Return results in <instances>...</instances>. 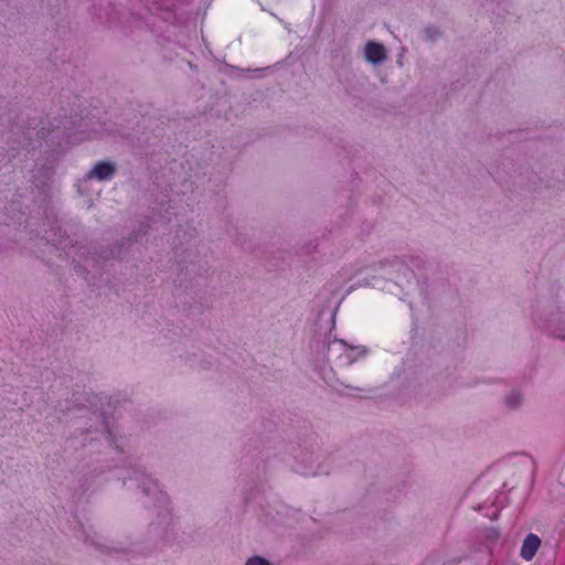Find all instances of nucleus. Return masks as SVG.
Listing matches in <instances>:
<instances>
[{
	"label": "nucleus",
	"mask_w": 565,
	"mask_h": 565,
	"mask_svg": "<svg viewBox=\"0 0 565 565\" xmlns=\"http://www.w3.org/2000/svg\"><path fill=\"white\" fill-rule=\"evenodd\" d=\"M365 58L373 64L383 62L386 58L384 46L376 42H369L365 46Z\"/></svg>",
	"instance_id": "f03ea898"
},
{
	"label": "nucleus",
	"mask_w": 565,
	"mask_h": 565,
	"mask_svg": "<svg viewBox=\"0 0 565 565\" xmlns=\"http://www.w3.org/2000/svg\"><path fill=\"white\" fill-rule=\"evenodd\" d=\"M540 545L541 540L536 534H527L522 543L521 557L525 561H531L535 556Z\"/></svg>",
	"instance_id": "f257e3e1"
},
{
	"label": "nucleus",
	"mask_w": 565,
	"mask_h": 565,
	"mask_svg": "<svg viewBox=\"0 0 565 565\" xmlns=\"http://www.w3.org/2000/svg\"><path fill=\"white\" fill-rule=\"evenodd\" d=\"M246 565H271V564L263 557L255 556V557L249 558L246 562Z\"/></svg>",
	"instance_id": "39448f33"
},
{
	"label": "nucleus",
	"mask_w": 565,
	"mask_h": 565,
	"mask_svg": "<svg viewBox=\"0 0 565 565\" xmlns=\"http://www.w3.org/2000/svg\"><path fill=\"white\" fill-rule=\"evenodd\" d=\"M115 173V166L110 162L100 161L94 169L88 173L89 178H96L98 180H108Z\"/></svg>",
	"instance_id": "7ed1b4c3"
},
{
	"label": "nucleus",
	"mask_w": 565,
	"mask_h": 565,
	"mask_svg": "<svg viewBox=\"0 0 565 565\" xmlns=\"http://www.w3.org/2000/svg\"><path fill=\"white\" fill-rule=\"evenodd\" d=\"M507 404L510 407H515L521 403V395L518 392H512L509 396L505 398Z\"/></svg>",
	"instance_id": "20e7f679"
}]
</instances>
